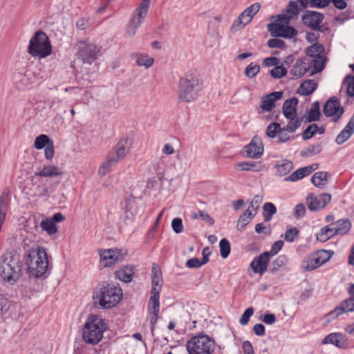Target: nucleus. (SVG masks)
Here are the masks:
<instances>
[{"instance_id": "f257e3e1", "label": "nucleus", "mask_w": 354, "mask_h": 354, "mask_svg": "<svg viewBox=\"0 0 354 354\" xmlns=\"http://www.w3.org/2000/svg\"><path fill=\"white\" fill-rule=\"evenodd\" d=\"M62 174V169L57 166L51 164L44 165L29 178L30 184L24 187V192L29 198L48 197L56 187L51 179ZM59 183L57 182L55 185Z\"/></svg>"}, {"instance_id": "f03ea898", "label": "nucleus", "mask_w": 354, "mask_h": 354, "mask_svg": "<svg viewBox=\"0 0 354 354\" xmlns=\"http://www.w3.org/2000/svg\"><path fill=\"white\" fill-rule=\"evenodd\" d=\"M23 261L19 253L8 251L0 257V278L3 282L13 285L22 275Z\"/></svg>"}, {"instance_id": "7ed1b4c3", "label": "nucleus", "mask_w": 354, "mask_h": 354, "mask_svg": "<svg viewBox=\"0 0 354 354\" xmlns=\"http://www.w3.org/2000/svg\"><path fill=\"white\" fill-rule=\"evenodd\" d=\"M24 260L30 277L39 278L47 271L48 261L46 250L37 244L25 248Z\"/></svg>"}, {"instance_id": "20e7f679", "label": "nucleus", "mask_w": 354, "mask_h": 354, "mask_svg": "<svg viewBox=\"0 0 354 354\" xmlns=\"http://www.w3.org/2000/svg\"><path fill=\"white\" fill-rule=\"evenodd\" d=\"M132 145L133 139L131 138L126 137L120 139L113 147V151L107 155L106 160L101 164L98 169V174L104 176L108 174L112 167L127 156Z\"/></svg>"}, {"instance_id": "39448f33", "label": "nucleus", "mask_w": 354, "mask_h": 354, "mask_svg": "<svg viewBox=\"0 0 354 354\" xmlns=\"http://www.w3.org/2000/svg\"><path fill=\"white\" fill-rule=\"evenodd\" d=\"M202 88V82L196 75L187 74L180 77L178 90V102H191L195 100Z\"/></svg>"}, {"instance_id": "423d86ee", "label": "nucleus", "mask_w": 354, "mask_h": 354, "mask_svg": "<svg viewBox=\"0 0 354 354\" xmlns=\"http://www.w3.org/2000/svg\"><path fill=\"white\" fill-rule=\"evenodd\" d=\"M106 330V324L101 317L96 315L88 316L84 324L82 337L85 342L95 345L99 343Z\"/></svg>"}, {"instance_id": "0eeeda50", "label": "nucleus", "mask_w": 354, "mask_h": 354, "mask_svg": "<svg viewBox=\"0 0 354 354\" xmlns=\"http://www.w3.org/2000/svg\"><path fill=\"white\" fill-rule=\"evenodd\" d=\"M28 53L38 59L45 58L52 53V46L44 32L38 30L35 32L30 39Z\"/></svg>"}, {"instance_id": "6e6552de", "label": "nucleus", "mask_w": 354, "mask_h": 354, "mask_svg": "<svg viewBox=\"0 0 354 354\" xmlns=\"http://www.w3.org/2000/svg\"><path fill=\"white\" fill-rule=\"evenodd\" d=\"M122 297V289L115 285L108 284L100 289L94 299H98L102 308H111L115 306Z\"/></svg>"}, {"instance_id": "1a4fd4ad", "label": "nucleus", "mask_w": 354, "mask_h": 354, "mask_svg": "<svg viewBox=\"0 0 354 354\" xmlns=\"http://www.w3.org/2000/svg\"><path fill=\"white\" fill-rule=\"evenodd\" d=\"M189 354H212L214 342L207 335H198L188 340L186 344Z\"/></svg>"}, {"instance_id": "9d476101", "label": "nucleus", "mask_w": 354, "mask_h": 354, "mask_svg": "<svg viewBox=\"0 0 354 354\" xmlns=\"http://www.w3.org/2000/svg\"><path fill=\"white\" fill-rule=\"evenodd\" d=\"M76 46L77 59L89 65L97 59L101 49L100 46L88 40H80L77 42Z\"/></svg>"}, {"instance_id": "9b49d317", "label": "nucleus", "mask_w": 354, "mask_h": 354, "mask_svg": "<svg viewBox=\"0 0 354 354\" xmlns=\"http://www.w3.org/2000/svg\"><path fill=\"white\" fill-rule=\"evenodd\" d=\"M150 1L142 0L140 6L136 9L127 28V34L129 36L135 35L137 29L140 26L143 19L147 15Z\"/></svg>"}, {"instance_id": "f8f14e48", "label": "nucleus", "mask_w": 354, "mask_h": 354, "mask_svg": "<svg viewBox=\"0 0 354 354\" xmlns=\"http://www.w3.org/2000/svg\"><path fill=\"white\" fill-rule=\"evenodd\" d=\"M324 19V15L312 10H306L301 17V21L304 26L314 30L321 32H329L330 29L327 26L320 25Z\"/></svg>"}, {"instance_id": "ddd939ff", "label": "nucleus", "mask_w": 354, "mask_h": 354, "mask_svg": "<svg viewBox=\"0 0 354 354\" xmlns=\"http://www.w3.org/2000/svg\"><path fill=\"white\" fill-rule=\"evenodd\" d=\"M323 112L325 116L332 117L335 122H337L344 114V107L340 105L339 100L336 97H331L325 103Z\"/></svg>"}, {"instance_id": "4468645a", "label": "nucleus", "mask_w": 354, "mask_h": 354, "mask_svg": "<svg viewBox=\"0 0 354 354\" xmlns=\"http://www.w3.org/2000/svg\"><path fill=\"white\" fill-rule=\"evenodd\" d=\"M127 254V252L125 250L122 252V250L109 249L100 252V263L103 267L111 266L115 263L124 259Z\"/></svg>"}, {"instance_id": "2eb2a0df", "label": "nucleus", "mask_w": 354, "mask_h": 354, "mask_svg": "<svg viewBox=\"0 0 354 354\" xmlns=\"http://www.w3.org/2000/svg\"><path fill=\"white\" fill-rule=\"evenodd\" d=\"M267 28L273 37L292 38L297 35L295 28L279 23H270L268 24Z\"/></svg>"}, {"instance_id": "dca6fc26", "label": "nucleus", "mask_w": 354, "mask_h": 354, "mask_svg": "<svg viewBox=\"0 0 354 354\" xmlns=\"http://www.w3.org/2000/svg\"><path fill=\"white\" fill-rule=\"evenodd\" d=\"M264 151L261 138L254 136L251 142L244 147L243 153L247 158L257 159L262 156Z\"/></svg>"}, {"instance_id": "f3484780", "label": "nucleus", "mask_w": 354, "mask_h": 354, "mask_svg": "<svg viewBox=\"0 0 354 354\" xmlns=\"http://www.w3.org/2000/svg\"><path fill=\"white\" fill-rule=\"evenodd\" d=\"M330 201L331 195L326 193L318 196L310 194L306 198L307 205L310 211H317L324 208Z\"/></svg>"}, {"instance_id": "a211bd4d", "label": "nucleus", "mask_w": 354, "mask_h": 354, "mask_svg": "<svg viewBox=\"0 0 354 354\" xmlns=\"http://www.w3.org/2000/svg\"><path fill=\"white\" fill-rule=\"evenodd\" d=\"M270 258L268 252H264L258 257L254 258L250 264L253 272L263 274L267 270Z\"/></svg>"}, {"instance_id": "6ab92c4d", "label": "nucleus", "mask_w": 354, "mask_h": 354, "mask_svg": "<svg viewBox=\"0 0 354 354\" xmlns=\"http://www.w3.org/2000/svg\"><path fill=\"white\" fill-rule=\"evenodd\" d=\"M354 311V297H351L344 300L339 306H337L334 310L327 315L328 320L330 319L337 318L340 315L346 312Z\"/></svg>"}, {"instance_id": "aec40b11", "label": "nucleus", "mask_w": 354, "mask_h": 354, "mask_svg": "<svg viewBox=\"0 0 354 354\" xmlns=\"http://www.w3.org/2000/svg\"><path fill=\"white\" fill-rule=\"evenodd\" d=\"M322 342L323 344H331L342 348L348 347L347 338L341 333H330L326 335Z\"/></svg>"}, {"instance_id": "412c9836", "label": "nucleus", "mask_w": 354, "mask_h": 354, "mask_svg": "<svg viewBox=\"0 0 354 354\" xmlns=\"http://www.w3.org/2000/svg\"><path fill=\"white\" fill-rule=\"evenodd\" d=\"M308 57H304L295 62L290 71V74L294 79L301 77L307 71H309Z\"/></svg>"}, {"instance_id": "4be33fe9", "label": "nucleus", "mask_w": 354, "mask_h": 354, "mask_svg": "<svg viewBox=\"0 0 354 354\" xmlns=\"http://www.w3.org/2000/svg\"><path fill=\"white\" fill-rule=\"evenodd\" d=\"M282 91H275L267 95L263 100L261 108L263 111H271L275 107V102L281 99Z\"/></svg>"}, {"instance_id": "5701e85b", "label": "nucleus", "mask_w": 354, "mask_h": 354, "mask_svg": "<svg viewBox=\"0 0 354 354\" xmlns=\"http://www.w3.org/2000/svg\"><path fill=\"white\" fill-rule=\"evenodd\" d=\"M298 104L297 97L286 100L283 105V113L287 119H292L297 116L296 106Z\"/></svg>"}, {"instance_id": "b1692460", "label": "nucleus", "mask_w": 354, "mask_h": 354, "mask_svg": "<svg viewBox=\"0 0 354 354\" xmlns=\"http://www.w3.org/2000/svg\"><path fill=\"white\" fill-rule=\"evenodd\" d=\"M133 274L134 267L129 265L124 266L115 272V277L124 283L131 282Z\"/></svg>"}, {"instance_id": "393cba45", "label": "nucleus", "mask_w": 354, "mask_h": 354, "mask_svg": "<svg viewBox=\"0 0 354 354\" xmlns=\"http://www.w3.org/2000/svg\"><path fill=\"white\" fill-rule=\"evenodd\" d=\"M151 284L152 288H156L160 293V290L163 284L162 271L157 263H153L151 269Z\"/></svg>"}, {"instance_id": "a878e982", "label": "nucleus", "mask_w": 354, "mask_h": 354, "mask_svg": "<svg viewBox=\"0 0 354 354\" xmlns=\"http://www.w3.org/2000/svg\"><path fill=\"white\" fill-rule=\"evenodd\" d=\"M326 61V58L325 56L313 59L308 57V62L309 63V71L310 75H312L317 73L321 72L325 66Z\"/></svg>"}, {"instance_id": "bb28decb", "label": "nucleus", "mask_w": 354, "mask_h": 354, "mask_svg": "<svg viewBox=\"0 0 354 354\" xmlns=\"http://www.w3.org/2000/svg\"><path fill=\"white\" fill-rule=\"evenodd\" d=\"M354 133L353 122H348L344 129L336 137L335 142L337 145H342L350 138Z\"/></svg>"}, {"instance_id": "cd10ccee", "label": "nucleus", "mask_w": 354, "mask_h": 354, "mask_svg": "<svg viewBox=\"0 0 354 354\" xmlns=\"http://www.w3.org/2000/svg\"><path fill=\"white\" fill-rule=\"evenodd\" d=\"M319 258L315 254L306 257L301 263V268L304 270L311 271L322 266Z\"/></svg>"}, {"instance_id": "c85d7f7f", "label": "nucleus", "mask_w": 354, "mask_h": 354, "mask_svg": "<svg viewBox=\"0 0 354 354\" xmlns=\"http://www.w3.org/2000/svg\"><path fill=\"white\" fill-rule=\"evenodd\" d=\"M257 211L252 210L250 206L241 215L238 221L237 227L242 230L249 223L250 220L256 215Z\"/></svg>"}, {"instance_id": "c756f323", "label": "nucleus", "mask_w": 354, "mask_h": 354, "mask_svg": "<svg viewBox=\"0 0 354 354\" xmlns=\"http://www.w3.org/2000/svg\"><path fill=\"white\" fill-rule=\"evenodd\" d=\"M336 228L335 233L337 234L345 235L348 234L351 228V223L348 218L340 219L335 223H331Z\"/></svg>"}, {"instance_id": "7c9ffc66", "label": "nucleus", "mask_w": 354, "mask_h": 354, "mask_svg": "<svg viewBox=\"0 0 354 354\" xmlns=\"http://www.w3.org/2000/svg\"><path fill=\"white\" fill-rule=\"evenodd\" d=\"M317 84L313 80H308L302 82L298 89V93L301 95L312 94L317 88Z\"/></svg>"}, {"instance_id": "2f4dec72", "label": "nucleus", "mask_w": 354, "mask_h": 354, "mask_svg": "<svg viewBox=\"0 0 354 354\" xmlns=\"http://www.w3.org/2000/svg\"><path fill=\"white\" fill-rule=\"evenodd\" d=\"M261 7L260 3H255L248 8H247L243 12L239 15L243 21H247V24H249L253 17L258 12Z\"/></svg>"}, {"instance_id": "473e14b6", "label": "nucleus", "mask_w": 354, "mask_h": 354, "mask_svg": "<svg viewBox=\"0 0 354 354\" xmlns=\"http://www.w3.org/2000/svg\"><path fill=\"white\" fill-rule=\"evenodd\" d=\"M335 230L336 228H335V226L331 225V224L322 227L317 235V239L322 242L328 240L337 234V233H335Z\"/></svg>"}, {"instance_id": "72a5a7b5", "label": "nucleus", "mask_w": 354, "mask_h": 354, "mask_svg": "<svg viewBox=\"0 0 354 354\" xmlns=\"http://www.w3.org/2000/svg\"><path fill=\"white\" fill-rule=\"evenodd\" d=\"M160 293L154 288H151V296L149 301L148 308L152 309V313H159L160 303H159Z\"/></svg>"}, {"instance_id": "f704fd0d", "label": "nucleus", "mask_w": 354, "mask_h": 354, "mask_svg": "<svg viewBox=\"0 0 354 354\" xmlns=\"http://www.w3.org/2000/svg\"><path fill=\"white\" fill-rule=\"evenodd\" d=\"M324 47L322 44L315 43L313 45L308 47L306 50V53L308 56L312 58H317L319 57H324Z\"/></svg>"}, {"instance_id": "c9c22d12", "label": "nucleus", "mask_w": 354, "mask_h": 354, "mask_svg": "<svg viewBox=\"0 0 354 354\" xmlns=\"http://www.w3.org/2000/svg\"><path fill=\"white\" fill-rule=\"evenodd\" d=\"M132 57L136 60V64L140 66H145L146 68L151 67L153 64V59L147 55L135 53Z\"/></svg>"}, {"instance_id": "e433bc0d", "label": "nucleus", "mask_w": 354, "mask_h": 354, "mask_svg": "<svg viewBox=\"0 0 354 354\" xmlns=\"http://www.w3.org/2000/svg\"><path fill=\"white\" fill-rule=\"evenodd\" d=\"M327 172L318 171L313 174L311 178L312 183L318 187L324 186L327 183Z\"/></svg>"}, {"instance_id": "4c0bfd02", "label": "nucleus", "mask_w": 354, "mask_h": 354, "mask_svg": "<svg viewBox=\"0 0 354 354\" xmlns=\"http://www.w3.org/2000/svg\"><path fill=\"white\" fill-rule=\"evenodd\" d=\"M293 169V164L290 160L283 161L276 166V174L279 176L287 175Z\"/></svg>"}, {"instance_id": "58836bf2", "label": "nucleus", "mask_w": 354, "mask_h": 354, "mask_svg": "<svg viewBox=\"0 0 354 354\" xmlns=\"http://www.w3.org/2000/svg\"><path fill=\"white\" fill-rule=\"evenodd\" d=\"M319 118L320 111L319 102H315L308 113L307 122H311L318 121Z\"/></svg>"}, {"instance_id": "ea45409f", "label": "nucleus", "mask_w": 354, "mask_h": 354, "mask_svg": "<svg viewBox=\"0 0 354 354\" xmlns=\"http://www.w3.org/2000/svg\"><path fill=\"white\" fill-rule=\"evenodd\" d=\"M236 167L240 171H257L260 169V165L253 161L241 162L237 163Z\"/></svg>"}, {"instance_id": "a19ab883", "label": "nucleus", "mask_w": 354, "mask_h": 354, "mask_svg": "<svg viewBox=\"0 0 354 354\" xmlns=\"http://www.w3.org/2000/svg\"><path fill=\"white\" fill-rule=\"evenodd\" d=\"M40 226L42 230L46 232L49 235L54 234L57 232V228L55 223L51 219L46 218L43 220Z\"/></svg>"}, {"instance_id": "79ce46f5", "label": "nucleus", "mask_w": 354, "mask_h": 354, "mask_svg": "<svg viewBox=\"0 0 354 354\" xmlns=\"http://www.w3.org/2000/svg\"><path fill=\"white\" fill-rule=\"evenodd\" d=\"M50 142H53L48 136L41 134L35 138L34 146L37 149H41L44 147H47L50 144Z\"/></svg>"}, {"instance_id": "37998d69", "label": "nucleus", "mask_w": 354, "mask_h": 354, "mask_svg": "<svg viewBox=\"0 0 354 354\" xmlns=\"http://www.w3.org/2000/svg\"><path fill=\"white\" fill-rule=\"evenodd\" d=\"M259 71L260 66L257 64L252 62L245 68L244 74L247 77L252 79L257 76Z\"/></svg>"}, {"instance_id": "c03bdc74", "label": "nucleus", "mask_w": 354, "mask_h": 354, "mask_svg": "<svg viewBox=\"0 0 354 354\" xmlns=\"http://www.w3.org/2000/svg\"><path fill=\"white\" fill-rule=\"evenodd\" d=\"M288 120L289 122L284 128L288 130L289 133H294L301 126L303 118H297L296 116L295 118Z\"/></svg>"}, {"instance_id": "a18cd8bd", "label": "nucleus", "mask_w": 354, "mask_h": 354, "mask_svg": "<svg viewBox=\"0 0 354 354\" xmlns=\"http://www.w3.org/2000/svg\"><path fill=\"white\" fill-rule=\"evenodd\" d=\"M287 262V258L284 255L279 256L274 260L270 266V270L272 273L276 272L279 268L285 265Z\"/></svg>"}, {"instance_id": "49530a36", "label": "nucleus", "mask_w": 354, "mask_h": 354, "mask_svg": "<svg viewBox=\"0 0 354 354\" xmlns=\"http://www.w3.org/2000/svg\"><path fill=\"white\" fill-rule=\"evenodd\" d=\"M334 252L331 250H320L317 251L315 254L319 258L322 265L328 261L333 255Z\"/></svg>"}, {"instance_id": "de8ad7c7", "label": "nucleus", "mask_w": 354, "mask_h": 354, "mask_svg": "<svg viewBox=\"0 0 354 354\" xmlns=\"http://www.w3.org/2000/svg\"><path fill=\"white\" fill-rule=\"evenodd\" d=\"M220 253L222 258H227L230 253V242L226 239H222L219 243Z\"/></svg>"}, {"instance_id": "09e8293b", "label": "nucleus", "mask_w": 354, "mask_h": 354, "mask_svg": "<svg viewBox=\"0 0 354 354\" xmlns=\"http://www.w3.org/2000/svg\"><path fill=\"white\" fill-rule=\"evenodd\" d=\"M288 133L289 132L288 130H286L284 127H281V129L277 135V142L281 144L286 142L290 140H293L294 136H290Z\"/></svg>"}, {"instance_id": "8fccbe9b", "label": "nucleus", "mask_w": 354, "mask_h": 354, "mask_svg": "<svg viewBox=\"0 0 354 354\" xmlns=\"http://www.w3.org/2000/svg\"><path fill=\"white\" fill-rule=\"evenodd\" d=\"M192 218L194 219H202L206 221L210 225L214 223V220L209 216V214L205 210L199 211L198 212H194L192 214Z\"/></svg>"}, {"instance_id": "3c124183", "label": "nucleus", "mask_w": 354, "mask_h": 354, "mask_svg": "<svg viewBox=\"0 0 354 354\" xmlns=\"http://www.w3.org/2000/svg\"><path fill=\"white\" fill-rule=\"evenodd\" d=\"M281 129V125L277 122L270 123L266 129V135L269 138H275L277 136L278 133Z\"/></svg>"}, {"instance_id": "603ef678", "label": "nucleus", "mask_w": 354, "mask_h": 354, "mask_svg": "<svg viewBox=\"0 0 354 354\" xmlns=\"http://www.w3.org/2000/svg\"><path fill=\"white\" fill-rule=\"evenodd\" d=\"M344 84L347 86V94L350 97L354 96V76L348 75L344 80Z\"/></svg>"}, {"instance_id": "864d4df0", "label": "nucleus", "mask_w": 354, "mask_h": 354, "mask_svg": "<svg viewBox=\"0 0 354 354\" xmlns=\"http://www.w3.org/2000/svg\"><path fill=\"white\" fill-rule=\"evenodd\" d=\"M317 131V124H310L303 132L302 138L304 140L311 138Z\"/></svg>"}, {"instance_id": "5fc2aeb1", "label": "nucleus", "mask_w": 354, "mask_h": 354, "mask_svg": "<svg viewBox=\"0 0 354 354\" xmlns=\"http://www.w3.org/2000/svg\"><path fill=\"white\" fill-rule=\"evenodd\" d=\"M287 73V70L283 66H276L270 71V75L274 78H281L284 77Z\"/></svg>"}, {"instance_id": "6e6d98bb", "label": "nucleus", "mask_w": 354, "mask_h": 354, "mask_svg": "<svg viewBox=\"0 0 354 354\" xmlns=\"http://www.w3.org/2000/svg\"><path fill=\"white\" fill-rule=\"evenodd\" d=\"M305 173L304 171L303 167L299 168V169L294 171L292 174H291L290 176L286 177L284 180L286 181H291V182H295L298 180H300L305 177Z\"/></svg>"}, {"instance_id": "4d7b16f0", "label": "nucleus", "mask_w": 354, "mask_h": 354, "mask_svg": "<svg viewBox=\"0 0 354 354\" xmlns=\"http://www.w3.org/2000/svg\"><path fill=\"white\" fill-rule=\"evenodd\" d=\"M247 25V21L243 20V19L239 16L238 19L235 20L230 27V31L232 32H237L243 28Z\"/></svg>"}, {"instance_id": "13d9d810", "label": "nucleus", "mask_w": 354, "mask_h": 354, "mask_svg": "<svg viewBox=\"0 0 354 354\" xmlns=\"http://www.w3.org/2000/svg\"><path fill=\"white\" fill-rule=\"evenodd\" d=\"M254 313V309L252 307L248 308L239 319V323L242 326H245L248 324L250 317Z\"/></svg>"}, {"instance_id": "bf43d9fd", "label": "nucleus", "mask_w": 354, "mask_h": 354, "mask_svg": "<svg viewBox=\"0 0 354 354\" xmlns=\"http://www.w3.org/2000/svg\"><path fill=\"white\" fill-rule=\"evenodd\" d=\"M351 14V12L348 10L344 12H341L335 18V22L339 25L344 24L346 21L353 18Z\"/></svg>"}, {"instance_id": "052dcab7", "label": "nucleus", "mask_w": 354, "mask_h": 354, "mask_svg": "<svg viewBox=\"0 0 354 354\" xmlns=\"http://www.w3.org/2000/svg\"><path fill=\"white\" fill-rule=\"evenodd\" d=\"M322 149V147L321 144H315L307 147L304 153L306 156H313L319 153Z\"/></svg>"}, {"instance_id": "680f3d73", "label": "nucleus", "mask_w": 354, "mask_h": 354, "mask_svg": "<svg viewBox=\"0 0 354 354\" xmlns=\"http://www.w3.org/2000/svg\"><path fill=\"white\" fill-rule=\"evenodd\" d=\"M286 12L290 15L289 17H291V19L298 15L299 10L297 3L295 1H290L289 4L286 8Z\"/></svg>"}, {"instance_id": "e2e57ef3", "label": "nucleus", "mask_w": 354, "mask_h": 354, "mask_svg": "<svg viewBox=\"0 0 354 354\" xmlns=\"http://www.w3.org/2000/svg\"><path fill=\"white\" fill-rule=\"evenodd\" d=\"M306 214V207L303 203H299L295 206L293 211V216L296 218H301Z\"/></svg>"}, {"instance_id": "0e129e2a", "label": "nucleus", "mask_w": 354, "mask_h": 354, "mask_svg": "<svg viewBox=\"0 0 354 354\" xmlns=\"http://www.w3.org/2000/svg\"><path fill=\"white\" fill-rule=\"evenodd\" d=\"M283 241H275L272 245L271 250L268 252V256L270 257L277 254L283 248Z\"/></svg>"}, {"instance_id": "69168bd1", "label": "nucleus", "mask_w": 354, "mask_h": 354, "mask_svg": "<svg viewBox=\"0 0 354 354\" xmlns=\"http://www.w3.org/2000/svg\"><path fill=\"white\" fill-rule=\"evenodd\" d=\"M171 227L173 230L176 233L179 234L183 231V225L182 219L180 218H175L171 222Z\"/></svg>"}, {"instance_id": "338daca9", "label": "nucleus", "mask_w": 354, "mask_h": 354, "mask_svg": "<svg viewBox=\"0 0 354 354\" xmlns=\"http://www.w3.org/2000/svg\"><path fill=\"white\" fill-rule=\"evenodd\" d=\"M299 232V230L296 227H292L286 231L284 239L288 242H292L295 240V237L298 235Z\"/></svg>"}, {"instance_id": "774afa93", "label": "nucleus", "mask_w": 354, "mask_h": 354, "mask_svg": "<svg viewBox=\"0 0 354 354\" xmlns=\"http://www.w3.org/2000/svg\"><path fill=\"white\" fill-rule=\"evenodd\" d=\"M267 44L271 48H283L285 47V42L283 40L277 38L270 39L268 41Z\"/></svg>"}]
</instances>
